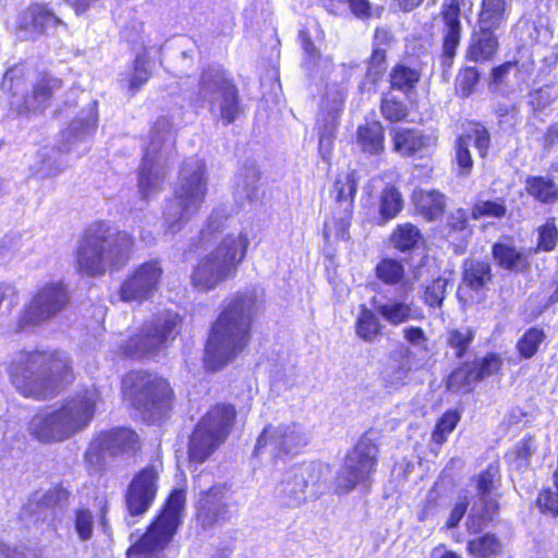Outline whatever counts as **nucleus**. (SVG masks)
Returning a JSON list of instances; mask_svg holds the SVG:
<instances>
[{
	"instance_id": "f257e3e1",
	"label": "nucleus",
	"mask_w": 558,
	"mask_h": 558,
	"mask_svg": "<svg viewBox=\"0 0 558 558\" xmlns=\"http://www.w3.org/2000/svg\"><path fill=\"white\" fill-rule=\"evenodd\" d=\"M228 216L225 209H214L205 228L199 232V242L218 244L194 267L191 281L199 291H209L235 276L239 265L245 257L248 239L242 230L225 233Z\"/></svg>"
},
{
	"instance_id": "f03ea898",
	"label": "nucleus",
	"mask_w": 558,
	"mask_h": 558,
	"mask_svg": "<svg viewBox=\"0 0 558 558\" xmlns=\"http://www.w3.org/2000/svg\"><path fill=\"white\" fill-rule=\"evenodd\" d=\"M259 311L254 291L235 294L226 305L211 328L205 349L204 363L217 371L232 361L247 345L251 325Z\"/></svg>"
},
{
	"instance_id": "7ed1b4c3",
	"label": "nucleus",
	"mask_w": 558,
	"mask_h": 558,
	"mask_svg": "<svg viewBox=\"0 0 558 558\" xmlns=\"http://www.w3.org/2000/svg\"><path fill=\"white\" fill-rule=\"evenodd\" d=\"M7 371L13 387L36 400L52 398L72 379L69 357L61 352L19 351Z\"/></svg>"
},
{
	"instance_id": "20e7f679",
	"label": "nucleus",
	"mask_w": 558,
	"mask_h": 558,
	"mask_svg": "<svg viewBox=\"0 0 558 558\" xmlns=\"http://www.w3.org/2000/svg\"><path fill=\"white\" fill-rule=\"evenodd\" d=\"M134 239L126 231L118 230L106 221L90 225L84 232L76 251V265L88 277L104 276L108 270H119L130 260Z\"/></svg>"
},
{
	"instance_id": "39448f33",
	"label": "nucleus",
	"mask_w": 558,
	"mask_h": 558,
	"mask_svg": "<svg viewBox=\"0 0 558 558\" xmlns=\"http://www.w3.org/2000/svg\"><path fill=\"white\" fill-rule=\"evenodd\" d=\"M100 392L90 385L66 398L58 409H45L29 422V433L43 442L63 441L84 430L93 421Z\"/></svg>"
},
{
	"instance_id": "423d86ee",
	"label": "nucleus",
	"mask_w": 558,
	"mask_h": 558,
	"mask_svg": "<svg viewBox=\"0 0 558 558\" xmlns=\"http://www.w3.org/2000/svg\"><path fill=\"white\" fill-rule=\"evenodd\" d=\"M208 191V174L205 161L196 157L185 159L178 182L163 210L166 231L175 234L196 215Z\"/></svg>"
},
{
	"instance_id": "0eeeda50",
	"label": "nucleus",
	"mask_w": 558,
	"mask_h": 558,
	"mask_svg": "<svg viewBox=\"0 0 558 558\" xmlns=\"http://www.w3.org/2000/svg\"><path fill=\"white\" fill-rule=\"evenodd\" d=\"M174 143L172 122L167 117L159 118L153 125L138 171V191L143 198L160 191L169 163L173 159Z\"/></svg>"
},
{
	"instance_id": "6e6552de",
	"label": "nucleus",
	"mask_w": 558,
	"mask_h": 558,
	"mask_svg": "<svg viewBox=\"0 0 558 558\" xmlns=\"http://www.w3.org/2000/svg\"><path fill=\"white\" fill-rule=\"evenodd\" d=\"M186 494L174 489L167 499L160 514L146 533L128 550V558H158L168 546L182 522Z\"/></svg>"
},
{
	"instance_id": "1a4fd4ad",
	"label": "nucleus",
	"mask_w": 558,
	"mask_h": 558,
	"mask_svg": "<svg viewBox=\"0 0 558 558\" xmlns=\"http://www.w3.org/2000/svg\"><path fill=\"white\" fill-rule=\"evenodd\" d=\"M124 395L149 421L162 418L170 409L172 391L163 378L141 371L128 373L122 379Z\"/></svg>"
},
{
	"instance_id": "9d476101",
	"label": "nucleus",
	"mask_w": 558,
	"mask_h": 558,
	"mask_svg": "<svg viewBox=\"0 0 558 558\" xmlns=\"http://www.w3.org/2000/svg\"><path fill=\"white\" fill-rule=\"evenodd\" d=\"M197 96L225 125L242 113L239 90L219 66H209L202 73Z\"/></svg>"
},
{
	"instance_id": "9b49d317",
	"label": "nucleus",
	"mask_w": 558,
	"mask_h": 558,
	"mask_svg": "<svg viewBox=\"0 0 558 558\" xmlns=\"http://www.w3.org/2000/svg\"><path fill=\"white\" fill-rule=\"evenodd\" d=\"M235 410L232 405L218 404L214 407L197 423L189 444L191 462H205L217 448L227 439L233 422Z\"/></svg>"
},
{
	"instance_id": "f8f14e48",
	"label": "nucleus",
	"mask_w": 558,
	"mask_h": 558,
	"mask_svg": "<svg viewBox=\"0 0 558 558\" xmlns=\"http://www.w3.org/2000/svg\"><path fill=\"white\" fill-rule=\"evenodd\" d=\"M180 325L181 318L177 313H163L145 323L121 345V350L131 359H156L175 339Z\"/></svg>"
},
{
	"instance_id": "ddd939ff",
	"label": "nucleus",
	"mask_w": 558,
	"mask_h": 558,
	"mask_svg": "<svg viewBox=\"0 0 558 558\" xmlns=\"http://www.w3.org/2000/svg\"><path fill=\"white\" fill-rule=\"evenodd\" d=\"M311 433L300 422L266 426L256 440L254 454L283 460L301 453L311 441Z\"/></svg>"
},
{
	"instance_id": "4468645a",
	"label": "nucleus",
	"mask_w": 558,
	"mask_h": 558,
	"mask_svg": "<svg viewBox=\"0 0 558 558\" xmlns=\"http://www.w3.org/2000/svg\"><path fill=\"white\" fill-rule=\"evenodd\" d=\"M142 449L140 435L128 427H114L100 432L89 442L84 460L95 472L107 465V458H132Z\"/></svg>"
},
{
	"instance_id": "2eb2a0df",
	"label": "nucleus",
	"mask_w": 558,
	"mask_h": 558,
	"mask_svg": "<svg viewBox=\"0 0 558 558\" xmlns=\"http://www.w3.org/2000/svg\"><path fill=\"white\" fill-rule=\"evenodd\" d=\"M69 302L70 293L63 282L51 281L39 286L22 312L16 331L35 328L52 320L66 308Z\"/></svg>"
},
{
	"instance_id": "dca6fc26",
	"label": "nucleus",
	"mask_w": 558,
	"mask_h": 558,
	"mask_svg": "<svg viewBox=\"0 0 558 558\" xmlns=\"http://www.w3.org/2000/svg\"><path fill=\"white\" fill-rule=\"evenodd\" d=\"M378 448L368 437H362L347 453L337 477V490L349 493L359 484H367L376 471Z\"/></svg>"
},
{
	"instance_id": "f3484780",
	"label": "nucleus",
	"mask_w": 558,
	"mask_h": 558,
	"mask_svg": "<svg viewBox=\"0 0 558 558\" xmlns=\"http://www.w3.org/2000/svg\"><path fill=\"white\" fill-rule=\"evenodd\" d=\"M323 477V466L307 462L290 468L277 485L275 497L282 507H300L307 498V489L315 488Z\"/></svg>"
},
{
	"instance_id": "a211bd4d",
	"label": "nucleus",
	"mask_w": 558,
	"mask_h": 558,
	"mask_svg": "<svg viewBox=\"0 0 558 558\" xmlns=\"http://www.w3.org/2000/svg\"><path fill=\"white\" fill-rule=\"evenodd\" d=\"M359 182L360 175L354 170L336 179L331 190L333 199L331 219L325 223L326 234L333 229L337 238L342 240L349 238Z\"/></svg>"
},
{
	"instance_id": "6ab92c4d",
	"label": "nucleus",
	"mask_w": 558,
	"mask_h": 558,
	"mask_svg": "<svg viewBox=\"0 0 558 558\" xmlns=\"http://www.w3.org/2000/svg\"><path fill=\"white\" fill-rule=\"evenodd\" d=\"M499 480V470L493 464L477 476V494L466 519V529L470 533H480L497 513L498 502L494 492Z\"/></svg>"
},
{
	"instance_id": "aec40b11",
	"label": "nucleus",
	"mask_w": 558,
	"mask_h": 558,
	"mask_svg": "<svg viewBox=\"0 0 558 558\" xmlns=\"http://www.w3.org/2000/svg\"><path fill=\"white\" fill-rule=\"evenodd\" d=\"M163 270L157 260L140 265L121 284L120 298L124 302L148 300L158 290Z\"/></svg>"
},
{
	"instance_id": "412c9836",
	"label": "nucleus",
	"mask_w": 558,
	"mask_h": 558,
	"mask_svg": "<svg viewBox=\"0 0 558 558\" xmlns=\"http://www.w3.org/2000/svg\"><path fill=\"white\" fill-rule=\"evenodd\" d=\"M461 2L462 0H444L441 3L442 51L440 54V64L444 72L451 68L457 54V49L460 46L462 37Z\"/></svg>"
},
{
	"instance_id": "4be33fe9",
	"label": "nucleus",
	"mask_w": 558,
	"mask_h": 558,
	"mask_svg": "<svg viewBox=\"0 0 558 558\" xmlns=\"http://www.w3.org/2000/svg\"><path fill=\"white\" fill-rule=\"evenodd\" d=\"M158 489V470L154 465L144 468L131 481L126 496V507L131 515L145 513L155 500Z\"/></svg>"
},
{
	"instance_id": "5701e85b",
	"label": "nucleus",
	"mask_w": 558,
	"mask_h": 558,
	"mask_svg": "<svg viewBox=\"0 0 558 558\" xmlns=\"http://www.w3.org/2000/svg\"><path fill=\"white\" fill-rule=\"evenodd\" d=\"M228 488L225 484H216L203 492L198 500L196 520L204 530L222 524L230 520V507L227 502Z\"/></svg>"
},
{
	"instance_id": "b1692460",
	"label": "nucleus",
	"mask_w": 558,
	"mask_h": 558,
	"mask_svg": "<svg viewBox=\"0 0 558 558\" xmlns=\"http://www.w3.org/2000/svg\"><path fill=\"white\" fill-rule=\"evenodd\" d=\"M62 87V81L50 75H43L33 86L29 95L23 100H10L11 109L19 116L44 111L54 94Z\"/></svg>"
},
{
	"instance_id": "393cba45",
	"label": "nucleus",
	"mask_w": 558,
	"mask_h": 558,
	"mask_svg": "<svg viewBox=\"0 0 558 558\" xmlns=\"http://www.w3.org/2000/svg\"><path fill=\"white\" fill-rule=\"evenodd\" d=\"M495 31V28L478 25V29L472 34L465 50L468 61L485 63L493 60L499 49V39Z\"/></svg>"
},
{
	"instance_id": "a878e982",
	"label": "nucleus",
	"mask_w": 558,
	"mask_h": 558,
	"mask_svg": "<svg viewBox=\"0 0 558 558\" xmlns=\"http://www.w3.org/2000/svg\"><path fill=\"white\" fill-rule=\"evenodd\" d=\"M372 305L375 312L392 326H399L416 317L413 303L407 302L404 296L385 300L373 298Z\"/></svg>"
},
{
	"instance_id": "bb28decb",
	"label": "nucleus",
	"mask_w": 558,
	"mask_h": 558,
	"mask_svg": "<svg viewBox=\"0 0 558 558\" xmlns=\"http://www.w3.org/2000/svg\"><path fill=\"white\" fill-rule=\"evenodd\" d=\"M436 141V136L423 134L414 129L395 130L392 137L393 150L402 157L421 154L430 146H435Z\"/></svg>"
},
{
	"instance_id": "cd10ccee",
	"label": "nucleus",
	"mask_w": 558,
	"mask_h": 558,
	"mask_svg": "<svg viewBox=\"0 0 558 558\" xmlns=\"http://www.w3.org/2000/svg\"><path fill=\"white\" fill-rule=\"evenodd\" d=\"M61 24H63V22L45 4H34L20 15L17 27L20 29L43 34L49 27Z\"/></svg>"
},
{
	"instance_id": "c85d7f7f",
	"label": "nucleus",
	"mask_w": 558,
	"mask_h": 558,
	"mask_svg": "<svg viewBox=\"0 0 558 558\" xmlns=\"http://www.w3.org/2000/svg\"><path fill=\"white\" fill-rule=\"evenodd\" d=\"M415 210L428 221L442 216L446 208V196L436 190H415L412 194Z\"/></svg>"
},
{
	"instance_id": "c756f323",
	"label": "nucleus",
	"mask_w": 558,
	"mask_h": 558,
	"mask_svg": "<svg viewBox=\"0 0 558 558\" xmlns=\"http://www.w3.org/2000/svg\"><path fill=\"white\" fill-rule=\"evenodd\" d=\"M96 106V101L89 104L87 109L83 110L80 117L74 119L63 133L70 146L77 142L85 141L96 131L98 120ZM71 148L72 147H69V149Z\"/></svg>"
},
{
	"instance_id": "7c9ffc66",
	"label": "nucleus",
	"mask_w": 558,
	"mask_h": 558,
	"mask_svg": "<svg viewBox=\"0 0 558 558\" xmlns=\"http://www.w3.org/2000/svg\"><path fill=\"white\" fill-rule=\"evenodd\" d=\"M60 153L54 148L45 147L37 153L36 161L31 166L32 175L38 180L59 175L64 165L59 159Z\"/></svg>"
},
{
	"instance_id": "2f4dec72",
	"label": "nucleus",
	"mask_w": 558,
	"mask_h": 558,
	"mask_svg": "<svg viewBox=\"0 0 558 558\" xmlns=\"http://www.w3.org/2000/svg\"><path fill=\"white\" fill-rule=\"evenodd\" d=\"M385 132L383 125L377 122H367L360 125L356 131V144L367 155H377L384 151Z\"/></svg>"
},
{
	"instance_id": "473e14b6",
	"label": "nucleus",
	"mask_w": 558,
	"mask_h": 558,
	"mask_svg": "<svg viewBox=\"0 0 558 558\" xmlns=\"http://www.w3.org/2000/svg\"><path fill=\"white\" fill-rule=\"evenodd\" d=\"M259 171L255 165L245 166L235 179L234 194L239 201L256 202L259 198Z\"/></svg>"
},
{
	"instance_id": "72a5a7b5",
	"label": "nucleus",
	"mask_w": 558,
	"mask_h": 558,
	"mask_svg": "<svg viewBox=\"0 0 558 558\" xmlns=\"http://www.w3.org/2000/svg\"><path fill=\"white\" fill-rule=\"evenodd\" d=\"M155 46L145 45L143 52L137 53L134 61L132 72L129 76V90L132 95L136 94L143 85H145L153 73V61L150 60V50Z\"/></svg>"
},
{
	"instance_id": "f704fd0d",
	"label": "nucleus",
	"mask_w": 558,
	"mask_h": 558,
	"mask_svg": "<svg viewBox=\"0 0 558 558\" xmlns=\"http://www.w3.org/2000/svg\"><path fill=\"white\" fill-rule=\"evenodd\" d=\"M379 317L375 310L361 305L354 324L356 336L365 342H374L381 335L384 328Z\"/></svg>"
},
{
	"instance_id": "c9c22d12",
	"label": "nucleus",
	"mask_w": 558,
	"mask_h": 558,
	"mask_svg": "<svg viewBox=\"0 0 558 558\" xmlns=\"http://www.w3.org/2000/svg\"><path fill=\"white\" fill-rule=\"evenodd\" d=\"M525 190L537 202L546 205L558 201V185L549 177L530 175L525 181Z\"/></svg>"
},
{
	"instance_id": "e433bc0d",
	"label": "nucleus",
	"mask_w": 558,
	"mask_h": 558,
	"mask_svg": "<svg viewBox=\"0 0 558 558\" xmlns=\"http://www.w3.org/2000/svg\"><path fill=\"white\" fill-rule=\"evenodd\" d=\"M492 280L488 262L470 258L463 263V282L472 290L483 289Z\"/></svg>"
},
{
	"instance_id": "4c0bfd02",
	"label": "nucleus",
	"mask_w": 558,
	"mask_h": 558,
	"mask_svg": "<svg viewBox=\"0 0 558 558\" xmlns=\"http://www.w3.org/2000/svg\"><path fill=\"white\" fill-rule=\"evenodd\" d=\"M410 355V349L401 345L390 353V359L397 362V365L387 366L383 373L384 380L387 386L391 388H398L403 385L410 367L408 366L407 357Z\"/></svg>"
},
{
	"instance_id": "58836bf2",
	"label": "nucleus",
	"mask_w": 558,
	"mask_h": 558,
	"mask_svg": "<svg viewBox=\"0 0 558 558\" xmlns=\"http://www.w3.org/2000/svg\"><path fill=\"white\" fill-rule=\"evenodd\" d=\"M506 0H482L478 25L498 29L508 17Z\"/></svg>"
},
{
	"instance_id": "ea45409f",
	"label": "nucleus",
	"mask_w": 558,
	"mask_h": 558,
	"mask_svg": "<svg viewBox=\"0 0 558 558\" xmlns=\"http://www.w3.org/2000/svg\"><path fill=\"white\" fill-rule=\"evenodd\" d=\"M403 208L400 191L393 185H387L379 195L378 214L380 223L395 219Z\"/></svg>"
},
{
	"instance_id": "a19ab883",
	"label": "nucleus",
	"mask_w": 558,
	"mask_h": 558,
	"mask_svg": "<svg viewBox=\"0 0 558 558\" xmlns=\"http://www.w3.org/2000/svg\"><path fill=\"white\" fill-rule=\"evenodd\" d=\"M466 550L474 558H493L502 553V543L495 534L485 533L470 539Z\"/></svg>"
},
{
	"instance_id": "79ce46f5",
	"label": "nucleus",
	"mask_w": 558,
	"mask_h": 558,
	"mask_svg": "<svg viewBox=\"0 0 558 558\" xmlns=\"http://www.w3.org/2000/svg\"><path fill=\"white\" fill-rule=\"evenodd\" d=\"M476 365L464 363L452 371L447 380V388L452 392L468 393L473 390L476 377Z\"/></svg>"
},
{
	"instance_id": "37998d69",
	"label": "nucleus",
	"mask_w": 558,
	"mask_h": 558,
	"mask_svg": "<svg viewBox=\"0 0 558 558\" xmlns=\"http://www.w3.org/2000/svg\"><path fill=\"white\" fill-rule=\"evenodd\" d=\"M492 253L496 263L505 269L518 270L527 264L525 255L511 244L495 243Z\"/></svg>"
},
{
	"instance_id": "c03bdc74",
	"label": "nucleus",
	"mask_w": 558,
	"mask_h": 558,
	"mask_svg": "<svg viewBox=\"0 0 558 558\" xmlns=\"http://www.w3.org/2000/svg\"><path fill=\"white\" fill-rule=\"evenodd\" d=\"M422 234L418 228L410 222L399 225L391 234V244L393 247L401 252H407L414 248Z\"/></svg>"
},
{
	"instance_id": "a18cd8bd",
	"label": "nucleus",
	"mask_w": 558,
	"mask_h": 558,
	"mask_svg": "<svg viewBox=\"0 0 558 558\" xmlns=\"http://www.w3.org/2000/svg\"><path fill=\"white\" fill-rule=\"evenodd\" d=\"M420 78V71L404 64H397L390 72L391 88L402 93H409L414 89Z\"/></svg>"
},
{
	"instance_id": "49530a36",
	"label": "nucleus",
	"mask_w": 558,
	"mask_h": 558,
	"mask_svg": "<svg viewBox=\"0 0 558 558\" xmlns=\"http://www.w3.org/2000/svg\"><path fill=\"white\" fill-rule=\"evenodd\" d=\"M375 274L378 280L387 286H396L404 279V266L395 258H384L375 267Z\"/></svg>"
},
{
	"instance_id": "de8ad7c7",
	"label": "nucleus",
	"mask_w": 558,
	"mask_h": 558,
	"mask_svg": "<svg viewBox=\"0 0 558 558\" xmlns=\"http://www.w3.org/2000/svg\"><path fill=\"white\" fill-rule=\"evenodd\" d=\"M508 209L504 198H495L492 201H477L471 209V217L474 220L482 218L502 219L507 216Z\"/></svg>"
},
{
	"instance_id": "09e8293b",
	"label": "nucleus",
	"mask_w": 558,
	"mask_h": 558,
	"mask_svg": "<svg viewBox=\"0 0 558 558\" xmlns=\"http://www.w3.org/2000/svg\"><path fill=\"white\" fill-rule=\"evenodd\" d=\"M448 279L437 277L423 286L422 300L425 305L432 308H440L447 295Z\"/></svg>"
},
{
	"instance_id": "8fccbe9b",
	"label": "nucleus",
	"mask_w": 558,
	"mask_h": 558,
	"mask_svg": "<svg viewBox=\"0 0 558 558\" xmlns=\"http://www.w3.org/2000/svg\"><path fill=\"white\" fill-rule=\"evenodd\" d=\"M474 339V331L470 327L454 328L447 332L446 342L454 351L456 357H463Z\"/></svg>"
},
{
	"instance_id": "3c124183",
	"label": "nucleus",
	"mask_w": 558,
	"mask_h": 558,
	"mask_svg": "<svg viewBox=\"0 0 558 558\" xmlns=\"http://www.w3.org/2000/svg\"><path fill=\"white\" fill-rule=\"evenodd\" d=\"M545 339L546 335L543 329L531 327L518 341L517 349L523 359H531L536 354Z\"/></svg>"
},
{
	"instance_id": "603ef678",
	"label": "nucleus",
	"mask_w": 558,
	"mask_h": 558,
	"mask_svg": "<svg viewBox=\"0 0 558 558\" xmlns=\"http://www.w3.org/2000/svg\"><path fill=\"white\" fill-rule=\"evenodd\" d=\"M381 116L390 122L403 121L408 114V106L391 94H385L380 104Z\"/></svg>"
},
{
	"instance_id": "864d4df0",
	"label": "nucleus",
	"mask_w": 558,
	"mask_h": 558,
	"mask_svg": "<svg viewBox=\"0 0 558 558\" xmlns=\"http://www.w3.org/2000/svg\"><path fill=\"white\" fill-rule=\"evenodd\" d=\"M24 86L25 77L22 65H14L5 71L1 82V89L12 95L11 100H23V98H17L16 96L24 89Z\"/></svg>"
},
{
	"instance_id": "5fc2aeb1",
	"label": "nucleus",
	"mask_w": 558,
	"mask_h": 558,
	"mask_svg": "<svg viewBox=\"0 0 558 558\" xmlns=\"http://www.w3.org/2000/svg\"><path fill=\"white\" fill-rule=\"evenodd\" d=\"M471 136H459L456 141V162L459 175H469L473 169V159L470 151Z\"/></svg>"
},
{
	"instance_id": "6e6d98bb",
	"label": "nucleus",
	"mask_w": 558,
	"mask_h": 558,
	"mask_svg": "<svg viewBox=\"0 0 558 558\" xmlns=\"http://www.w3.org/2000/svg\"><path fill=\"white\" fill-rule=\"evenodd\" d=\"M480 80V72L474 66H466L457 76L456 89L460 97L466 98L473 94Z\"/></svg>"
},
{
	"instance_id": "4d7b16f0",
	"label": "nucleus",
	"mask_w": 558,
	"mask_h": 558,
	"mask_svg": "<svg viewBox=\"0 0 558 558\" xmlns=\"http://www.w3.org/2000/svg\"><path fill=\"white\" fill-rule=\"evenodd\" d=\"M460 415L454 411H447L437 422L433 432V440L441 445L447 440L448 435L456 428Z\"/></svg>"
},
{
	"instance_id": "13d9d810",
	"label": "nucleus",
	"mask_w": 558,
	"mask_h": 558,
	"mask_svg": "<svg viewBox=\"0 0 558 558\" xmlns=\"http://www.w3.org/2000/svg\"><path fill=\"white\" fill-rule=\"evenodd\" d=\"M74 529L78 538L89 541L94 532V517L88 509H77L74 513Z\"/></svg>"
},
{
	"instance_id": "bf43d9fd",
	"label": "nucleus",
	"mask_w": 558,
	"mask_h": 558,
	"mask_svg": "<svg viewBox=\"0 0 558 558\" xmlns=\"http://www.w3.org/2000/svg\"><path fill=\"white\" fill-rule=\"evenodd\" d=\"M557 242L558 230L555 219H549L538 228V248L546 252L553 251Z\"/></svg>"
},
{
	"instance_id": "052dcab7",
	"label": "nucleus",
	"mask_w": 558,
	"mask_h": 558,
	"mask_svg": "<svg viewBox=\"0 0 558 558\" xmlns=\"http://www.w3.org/2000/svg\"><path fill=\"white\" fill-rule=\"evenodd\" d=\"M386 71V50L374 48L369 58L366 76L367 78L376 83L384 72Z\"/></svg>"
},
{
	"instance_id": "680f3d73",
	"label": "nucleus",
	"mask_w": 558,
	"mask_h": 558,
	"mask_svg": "<svg viewBox=\"0 0 558 558\" xmlns=\"http://www.w3.org/2000/svg\"><path fill=\"white\" fill-rule=\"evenodd\" d=\"M464 136H471V142H474L480 156L486 157L490 146V134L484 125L475 123L472 131Z\"/></svg>"
},
{
	"instance_id": "e2e57ef3",
	"label": "nucleus",
	"mask_w": 558,
	"mask_h": 558,
	"mask_svg": "<svg viewBox=\"0 0 558 558\" xmlns=\"http://www.w3.org/2000/svg\"><path fill=\"white\" fill-rule=\"evenodd\" d=\"M474 364L476 365V377L478 380H481L498 372L502 361L497 354L490 353L486 355L478 364Z\"/></svg>"
},
{
	"instance_id": "0e129e2a",
	"label": "nucleus",
	"mask_w": 558,
	"mask_h": 558,
	"mask_svg": "<svg viewBox=\"0 0 558 558\" xmlns=\"http://www.w3.org/2000/svg\"><path fill=\"white\" fill-rule=\"evenodd\" d=\"M404 339L413 347L428 352V338L421 327H407L403 329Z\"/></svg>"
},
{
	"instance_id": "69168bd1",
	"label": "nucleus",
	"mask_w": 558,
	"mask_h": 558,
	"mask_svg": "<svg viewBox=\"0 0 558 558\" xmlns=\"http://www.w3.org/2000/svg\"><path fill=\"white\" fill-rule=\"evenodd\" d=\"M537 504L543 512L551 515L558 514V489H544L537 498Z\"/></svg>"
},
{
	"instance_id": "338daca9",
	"label": "nucleus",
	"mask_w": 558,
	"mask_h": 558,
	"mask_svg": "<svg viewBox=\"0 0 558 558\" xmlns=\"http://www.w3.org/2000/svg\"><path fill=\"white\" fill-rule=\"evenodd\" d=\"M69 497V493L61 486H54L44 494L40 501L46 507H56L63 505Z\"/></svg>"
},
{
	"instance_id": "774afa93",
	"label": "nucleus",
	"mask_w": 558,
	"mask_h": 558,
	"mask_svg": "<svg viewBox=\"0 0 558 558\" xmlns=\"http://www.w3.org/2000/svg\"><path fill=\"white\" fill-rule=\"evenodd\" d=\"M0 551L4 558H40L35 549L24 547L11 548L5 544H0Z\"/></svg>"
}]
</instances>
